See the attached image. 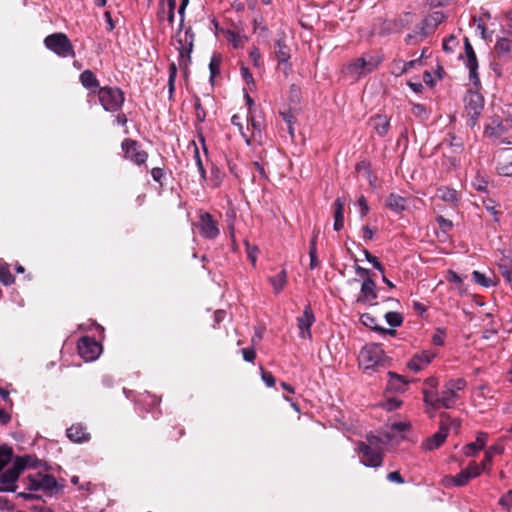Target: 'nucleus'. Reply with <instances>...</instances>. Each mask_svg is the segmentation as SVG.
Listing matches in <instances>:
<instances>
[{"instance_id": "1", "label": "nucleus", "mask_w": 512, "mask_h": 512, "mask_svg": "<svg viewBox=\"0 0 512 512\" xmlns=\"http://www.w3.org/2000/svg\"><path fill=\"white\" fill-rule=\"evenodd\" d=\"M391 439L392 436L389 433H385L383 438L373 434L366 435V442L360 441L357 444L360 462L367 467H380L383 463V449L381 444H387Z\"/></svg>"}, {"instance_id": "2", "label": "nucleus", "mask_w": 512, "mask_h": 512, "mask_svg": "<svg viewBox=\"0 0 512 512\" xmlns=\"http://www.w3.org/2000/svg\"><path fill=\"white\" fill-rule=\"evenodd\" d=\"M359 365L365 370L378 371L379 368L390 366V359L385 355L379 344L365 345L359 354Z\"/></svg>"}, {"instance_id": "3", "label": "nucleus", "mask_w": 512, "mask_h": 512, "mask_svg": "<svg viewBox=\"0 0 512 512\" xmlns=\"http://www.w3.org/2000/svg\"><path fill=\"white\" fill-rule=\"evenodd\" d=\"M97 95L103 109L112 113L119 111L125 100L124 92L118 87H101Z\"/></svg>"}, {"instance_id": "4", "label": "nucleus", "mask_w": 512, "mask_h": 512, "mask_svg": "<svg viewBox=\"0 0 512 512\" xmlns=\"http://www.w3.org/2000/svg\"><path fill=\"white\" fill-rule=\"evenodd\" d=\"M29 457H17L9 467L0 476V491L1 492H14L17 488L16 481L19 475L24 471L27 466Z\"/></svg>"}, {"instance_id": "5", "label": "nucleus", "mask_w": 512, "mask_h": 512, "mask_svg": "<svg viewBox=\"0 0 512 512\" xmlns=\"http://www.w3.org/2000/svg\"><path fill=\"white\" fill-rule=\"evenodd\" d=\"M465 113L467 116V125L474 127L484 108L483 96L472 89H468L464 96Z\"/></svg>"}, {"instance_id": "6", "label": "nucleus", "mask_w": 512, "mask_h": 512, "mask_svg": "<svg viewBox=\"0 0 512 512\" xmlns=\"http://www.w3.org/2000/svg\"><path fill=\"white\" fill-rule=\"evenodd\" d=\"M382 61L383 58L379 54H365L347 65V73L357 77L371 73Z\"/></svg>"}, {"instance_id": "7", "label": "nucleus", "mask_w": 512, "mask_h": 512, "mask_svg": "<svg viewBox=\"0 0 512 512\" xmlns=\"http://www.w3.org/2000/svg\"><path fill=\"white\" fill-rule=\"evenodd\" d=\"M44 42L49 50L53 51L60 57H75L73 45L64 33L51 34L45 38Z\"/></svg>"}, {"instance_id": "8", "label": "nucleus", "mask_w": 512, "mask_h": 512, "mask_svg": "<svg viewBox=\"0 0 512 512\" xmlns=\"http://www.w3.org/2000/svg\"><path fill=\"white\" fill-rule=\"evenodd\" d=\"M43 491L46 496L57 495L62 492L63 486L60 485L56 478L50 474H43L41 471L34 474V492ZM40 496L34 493V500Z\"/></svg>"}, {"instance_id": "9", "label": "nucleus", "mask_w": 512, "mask_h": 512, "mask_svg": "<svg viewBox=\"0 0 512 512\" xmlns=\"http://www.w3.org/2000/svg\"><path fill=\"white\" fill-rule=\"evenodd\" d=\"M194 33L189 27L184 32V37L177 40V50L179 52V66L185 71L188 70V66L191 63V53L194 47Z\"/></svg>"}, {"instance_id": "10", "label": "nucleus", "mask_w": 512, "mask_h": 512, "mask_svg": "<svg viewBox=\"0 0 512 512\" xmlns=\"http://www.w3.org/2000/svg\"><path fill=\"white\" fill-rule=\"evenodd\" d=\"M78 354L86 362L94 361L102 352V346L95 339L84 336L80 338L77 344Z\"/></svg>"}, {"instance_id": "11", "label": "nucleus", "mask_w": 512, "mask_h": 512, "mask_svg": "<svg viewBox=\"0 0 512 512\" xmlns=\"http://www.w3.org/2000/svg\"><path fill=\"white\" fill-rule=\"evenodd\" d=\"M125 159L134 162L136 165L144 164L148 159V153L140 149L136 140L126 138L121 144Z\"/></svg>"}, {"instance_id": "12", "label": "nucleus", "mask_w": 512, "mask_h": 512, "mask_svg": "<svg viewBox=\"0 0 512 512\" xmlns=\"http://www.w3.org/2000/svg\"><path fill=\"white\" fill-rule=\"evenodd\" d=\"M465 65L469 69V78L474 87L478 89L481 85L478 74V60L475 51L467 37L464 39Z\"/></svg>"}, {"instance_id": "13", "label": "nucleus", "mask_w": 512, "mask_h": 512, "mask_svg": "<svg viewBox=\"0 0 512 512\" xmlns=\"http://www.w3.org/2000/svg\"><path fill=\"white\" fill-rule=\"evenodd\" d=\"M275 57L278 62V66H283V73L285 76H288L292 71V66L289 63L291 58L290 47L285 42V35L282 34L275 41Z\"/></svg>"}, {"instance_id": "14", "label": "nucleus", "mask_w": 512, "mask_h": 512, "mask_svg": "<svg viewBox=\"0 0 512 512\" xmlns=\"http://www.w3.org/2000/svg\"><path fill=\"white\" fill-rule=\"evenodd\" d=\"M481 467L476 462H471L467 468L460 471L456 476H449L445 482H451L454 486H465L469 480L478 477L481 474Z\"/></svg>"}, {"instance_id": "15", "label": "nucleus", "mask_w": 512, "mask_h": 512, "mask_svg": "<svg viewBox=\"0 0 512 512\" xmlns=\"http://www.w3.org/2000/svg\"><path fill=\"white\" fill-rule=\"evenodd\" d=\"M376 282L371 278L367 277L363 279L360 288V295L357 298L358 303L368 304V305H377V291H376Z\"/></svg>"}, {"instance_id": "16", "label": "nucleus", "mask_w": 512, "mask_h": 512, "mask_svg": "<svg viewBox=\"0 0 512 512\" xmlns=\"http://www.w3.org/2000/svg\"><path fill=\"white\" fill-rule=\"evenodd\" d=\"M198 227L201 236L206 239H215L219 235L217 222L213 220L212 215L208 212L200 215Z\"/></svg>"}, {"instance_id": "17", "label": "nucleus", "mask_w": 512, "mask_h": 512, "mask_svg": "<svg viewBox=\"0 0 512 512\" xmlns=\"http://www.w3.org/2000/svg\"><path fill=\"white\" fill-rule=\"evenodd\" d=\"M315 322V316L313 314V311L310 307V305L306 306L302 316L297 318V326L300 330V337L301 338H310L311 337V331L310 328Z\"/></svg>"}, {"instance_id": "18", "label": "nucleus", "mask_w": 512, "mask_h": 512, "mask_svg": "<svg viewBox=\"0 0 512 512\" xmlns=\"http://www.w3.org/2000/svg\"><path fill=\"white\" fill-rule=\"evenodd\" d=\"M66 435L71 442L83 443L90 440L91 435L87 427L81 423L72 424L67 430Z\"/></svg>"}, {"instance_id": "19", "label": "nucleus", "mask_w": 512, "mask_h": 512, "mask_svg": "<svg viewBox=\"0 0 512 512\" xmlns=\"http://www.w3.org/2000/svg\"><path fill=\"white\" fill-rule=\"evenodd\" d=\"M248 121V129L252 128V134L249 138L252 141H261L262 138V130L264 129V120L260 115L256 114V111H251L247 116Z\"/></svg>"}, {"instance_id": "20", "label": "nucleus", "mask_w": 512, "mask_h": 512, "mask_svg": "<svg viewBox=\"0 0 512 512\" xmlns=\"http://www.w3.org/2000/svg\"><path fill=\"white\" fill-rule=\"evenodd\" d=\"M435 355V353L429 351H422L421 353L413 356V358L408 362L407 367L414 372H419L431 363Z\"/></svg>"}, {"instance_id": "21", "label": "nucleus", "mask_w": 512, "mask_h": 512, "mask_svg": "<svg viewBox=\"0 0 512 512\" xmlns=\"http://www.w3.org/2000/svg\"><path fill=\"white\" fill-rule=\"evenodd\" d=\"M497 172L502 176H512V148L505 149L499 156Z\"/></svg>"}, {"instance_id": "22", "label": "nucleus", "mask_w": 512, "mask_h": 512, "mask_svg": "<svg viewBox=\"0 0 512 512\" xmlns=\"http://www.w3.org/2000/svg\"><path fill=\"white\" fill-rule=\"evenodd\" d=\"M387 375L389 377L387 382L388 391L401 393L407 389L409 382L404 376L392 371H389Z\"/></svg>"}, {"instance_id": "23", "label": "nucleus", "mask_w": 512, "mask_h": 512, "mask_svg": "<svg viewBox=\"0 0 512 512\" xmlns=\"http://www.w3.org/2000/svg\"><path fill=\"white\" fill-rule=\"evenodd\" d=\"M447 436H448V433L440 425L438 431L436 433H434L431 437H428L423 442L422 447H423V449H425L427 451H432L434 449H437L444 443Z\"/></svg>"}, {"instance_id": "24", "label": "nucleus", "mask_w": 512, "mask_h": 512, "mask_svg": "<svg viewBox=\"0 0 512 512\" xmlns=\"http://www.w3.org/2000/svg\"><path fill=\"white\" fill-rule=\"evenodd\" d=\"M439 148H450L453 154H460L464 149V143L462 139L457 137L454 133H448L440 142Z\"/></svg>"}, {"instance_id": "25", "label": "nucleus", "mask_w": 512, "mask_h": 512, "mask_svg": "<svg viewBox=\"0 0 512 512\" xmlns=\"http://www.w3.org/2000/svg\"><path fill=\"white\" fill-rule=\"evenodd\" d=\"M386 206L392 212L400 214L407 208V199L396 193H390L386 199Z\"/></svg>"}, {"instance_id": "26", "label": "nucleus", "mask_w": 512, "mask_h": 512, "mask_svg": "<svg viewBox=\"0 0 512 512\" xmlns=\"http://www.w3.org/2000/svg\"><path fill=\"white\" fill-rule=\"evenodd\" d=\"M370 123L379 136L384 137L387 135L390 128V120L387 116L377 114L370 119Z\"/></svg>"}, {"instance_id": "27", "label": "nucleus", "mask_w": 512, "mask_h": 512, "mask_svg": "<svg viewBox=\"0 0 512 512\" xmlns=\"http://www.w3.org/2000/svg\"><path fill=\"white\" fill-rule=\"evenodd\" d=\"M440 408L451 409L459 399L458 393L453 392L446 384L439 394Z\"/></svg>"}, {"instance_id": "28", "label": "nucleus", "mask_w": 512, "mask_h": 512, "mask_svg": "<svg viewBox=\"0 0 512 512\" xmlns=\"http://www.w3.org/2000/svg\"><path fill=\"white\" fill-rule=\"evenodd\" d=\"M79 80L84 88L91 90L93 93H97V90L101 88L95 74L89 69L80 74Z\"/></svg>"}, {"instance_id": "29", "label": "nucleus", "mask_w": 512, "mask_h": 512, "mask_svg": "<svg viewBox=\"0 0 512 512\" xmlns=\"http://www.w3.org/2000/svg\"><path fill=\"white\" fill-rule=\"evenodd\" d=\"M488 435L485 432H478L476 441L467 444L464 447V453L466 456H474L478 451L482 450L487 442Z\"/></svg>"}, {"instance_id": "30", "label": "nucleus", "mask_w": 512, "mask_h": 512, "mask_svg": "<svg viewBox=\"0 0 512 512\" xmlns=\"http://www.w3.org/2000/svg\"><path fill=\"white\" fill-rule=\"evenodd\" d=\"M512 49V42L507 38H499L495 44L494 50L500 61H507Z\"/></svg>"}, {"instance_id": "31", "label": "nucleus", "mask_w": 512, "mask_h": 512, "mask_svg": "<svg viewBox=\"0 0 512 512\" xmlns=\"http://www.w3.org/2000/svg\"><path fill=\"white\" fill-rule=\"evenodd\" d=\"M345 199L338 197L334 202V230L340 231L344 227Z\"/></svg>"}, {"instance_id": "32", "label": "nucleus", "mask_w": 512, "mask_h": 512, "mask_svg": "<svg viewBox=\"0 0 512 512\" xmlns=\"http://www.w3.org/2000/svg\"><path fill=\"white\" fill-rule=\"evenodd\" d=\"M440 417V425L446 430L447 433L452 429L455 433L459 432V429L461 427V421L457 418H451V416L446 413L442 412L439 415Z\"/></svg>"}, {"instance_id": "33", "label": "nucleus", "mask_w": 512, "mask_h": 512, "mask_svg": "<svg viewBox=\"0 0 512 512\" xmlns=\"http://www.w3.org/2000/svg\"><path fill=\"white\" fill-rule=\"evenodd\" d=\"M269 282L275 294L280 293L287 284V271L282 269L277 275L269 277Z\"/></svg>"}, {"instance_id": "34", "label": "nucleus", "mask_w": 512, "mask_h": 512, "mask_svg": "<svg viewBox=\"0 0 512 512\" xmlns=\"http://www.w3.org/2000/svg\"><path fill=\"white\" fill-rule=\"evenodd\" d=\"M423 396L424 403L427 406H430L435 410L440 409V397L435 389L424 388Z\"/></svg>"}, {"instance_id": "35", "label": "nucleus", "mask_w": 512, "mask_h": 512, "mask_svg": "<svg viewBox=\"0 0 512 512\" xmlns=\"http://www.w3.org/2000/svg\"><path fill=\"white\" fill-rule=\"evenodd\" d=\"M222 63V56L220 54H213L210 63H209V70H210V82L214 84L216 76L220 74V66Z\"/></svg>"}, {"instance_id": "36", "label": "nucleus", "mask_w": 512, "mask_h": 512, "mask_svg": "<svg viewBox=\"0 0 512 512\" xmlns=\"http://www.w3.org/2000/svg\"><path fill=\"white\" fill-rule=\"evenodd\" d=\"M437 196L441 200H443L445 202H448V203H456V202H458L457 191L455 189H452V188H448V187H440V188H438Z\"/></svg>"}, {"instance_id": "37", "label": "nucleus", "mask_w": 512, "mask_h": 512, "mask_svg": "<svg viewBox=\"0 0 512 512\" xmlns=\"http://www.w3.org/2000/svg\"><path fill=\"white\" fill-rule=\"evenodd\" d=\"M499 271L503 278L512 284V258H504L498 264Z\"/></svg>"}, {"instance_id": "38", "label": "nucleus", "mask_w": 512, "mask_h": 512, "mask_svg": "<svg viewBox=\"0 0 512 512\" xmlns=\"http://www.w3.org/2000/svg\"><path fill=\"white\" fill-rule=\"evenodd\" d=\"M13 281L14 278L10 273L9 265L6 262L0 260V282L4 285H9L13 283Z\"/></svg>"}, {"instance_id": "39", "label": "nucleus", "mask_w": 512, "mask_h": 512, "mask_svg": "<svg viewBox=\"0 0 512 512\" xmlns=\"http://www.w3.org/2000/svg\"><path fill=\"white\" fill-rule=\"evenodd\" d=\"M505 132V127L502 122H493L492 125H488L485 129V133L490 137L500 138Z\"/></svg>"}, {"instance_id": "40", "label": "nucleus", "mask_w": 512, "mask_h": 512, "mask_svg": "<svg viewBox=\"0 0 512 512\" xmlns=\"http://www.w3.org/2000/svg\"><path fill=\"white\" fill-rule=\"evenodd\" d=\"M12 456L13 452L11 448L7 446L0 447V471L12 461Z\"/></svg>"}, {"instance_id": "41", "label": "nucleus", "mask_w": 512, "mask_h": 512, "mask_svg": "<svg viewBox=\"0 0 512 512\" xmlns=\"http://www.w3.org/2000/svg\"><path fill=\"white\" fill-rule=\"evenodd\" d=\"M385 319H386V322L391 327H399L403 323V316L400 313L394 312V311L386 312Z\"/></svg>"}, {"instance_id": "42", "label": "nucleus", "mask_w": 512, "mask_h": 512, "mask_svg": "<svg viewBox=\"0 0 512 512\" xmlns=\"http://www.w3.org/2000/svg\"><path fill=\"white\" fill-rule=\"evenodd\" d=\"M360 322L370 328L371 330L377 332V328H380L381 326H379L377 324V319L370 313H364L360 316Z\"/></svg>"}, {"instance_id": "43", "label": "nucleus", "mask_w": 512, "mask_h": 512, "mask_svg": "<svg viewBox=\"0 0 512 512\" xmlns=\"http://www.w3.org/2000/svg\"><path fill=\"white\" fill-rule=\"evenodd\" d=\"M482 203L485 209L492 214L494 221L498 223L500 221L499 216L501 212L496 210V202L491 198H485Z\"/></svg>"}, {"instance_id": "44", "label": "nucleus", "mask_w": 512, "mask_h": 512, "mask_svg": "<svg viewBox=\"0 0 512 512\" xmlns=\"http://www.w3.org/2000/svg\"><path fill=\"white\" fill-rule=\"evenodd\" d=\"M502 452V448L498 447V446H491L489 447L486 452H485V456H484V459L482 460L481 462V466H482V469H486V467L488 465H490L491 461H492V458L495 454H499Z\"/></svg>"}, {"instance_id": "45", "label": "nucleus", "mask_w": 512, "mask_h": 512, "mask_svg": "<svg viewBox=\"0 0 512 512\" xmlns=\"http://www.w3.org/2000/svg\"><path fill=\"white\" fill-rule=\"evenodd\" d=\"M194 110L196 120L200 123L204 122L206 118V111L201 104L200 98L197 95L194 96Z\"/></svg>"}, {"instance_id": "46", "label": "nucleus", "mask_w": 512, "mask_h": 512, "mask_svg": "<svg viewBox=\"0 0 512 512\" xmlns=\"http://www.w3.org/2000/svg\"><path fill=\"white\" fill-rule=\"evenodd\" d=\"M177 76V66L174 62L169 65V78H168V88L170 97L173 95L175 90V81Z\"/></svg>"}, {"instance_id": "47", "label": "nucleus", "mask_w": 512, "mask_h": 512, "mask_svg": "<svg viewBox=\"0 0 512 512\" xmlns=\"http://www.w3.org/2000/svg\"><path fill=\"white\" fill-rule=\"evenodd\" d=\"M472 277H473V280L475 281V283L483 286V287H490L492 285H494L493 281L486 277L485 274L479 272V271H474L472 273Z\"/></svg>"}, {"instance_id": "48", "label": "nucleus", "mask_w": 512, "mask_h": 512, "mask_svg": "<svg viewBox=\"0 0 512 512\" xmlns=\"http://www.w3.org/2000/svg\"><path fill=\"white\" fill-rule=\"evenodd\" d=\"M446 385L453 390V392L458 393V391H462L467 386V382L463 378L451 379Z\"/></svg>"}, {"instance_id": "49", "label": "nucleus", "mask_w": 512, "mask_h": 512, "mask_svg": "<svg viewBox=\"0 0 512 512\" xmlns=\"http://www.w3.org/2000/svg\"><path fill=\"white\" fill-rule=\"evenodd\" d=\"M231 123L232 125L236 126L239 130V132L241 133L242 137L245 139V142L247 145H251V138H249V136L246 135V133L244 132V127H243V124L241 122V118L239 115L237 114H234L232 117H231Z\"/></svg>"}, {"instance_id": "50", "label": "nucleus", "mask_w": 512, "mask_h": 512, "mask_svg": "<svg viewBox=\"0 0 512 512\" xmlns=\"http://www.w3.org/2000/svg\"><path fill=\"white\" fill-rule=\"evenodd\" d=\"M436 222L442 230L444 235H447L449 231L453 228V222L449 219L444 218L442 215H438L436 217Z\"/></svg>"}, {"instance_id": "51", "label": "nucleus", "mask_w": 512, "mask_h": 512, "mask_svg": "<svg viewBox=\"0 0 512 512\" xmlns=\"http://www.w3.org/2000/svg\"><path fill=\"white\" fill-rule=\"evenodd\" d=\"M193 144H194V159H195L197 168L199 170L201 178L205 179L206 178V171H205L203 162H202L201 157H200L199 149H198V147L196 146L195 143H193Z\"/></svg>"}, {"instance_id": "52", "label": "nucleus", "mask_w": 512, "mask_h": 512, "mask_svg": "<svg viewBox=\"0 0 512 512\" xmlns=\"http://www.w3.org/2000/svg\"><path fill=\"white\" fill-rule=\"evenodd\" d=\"M457 44H458L457 38L455 36L451 35L443 41L442 47H443L444 51L451 53L454 51V48L457 46Z\"/></svg>"}, {"instance_id": "53", "label": "nucleus", "mask_w": 512, "mask_h": 512, "mask_svg": "<svg viewBox=\"0 0 512 512\" xmlns=\"http://www.w3.org/2000/svg\"><path fill=\"white\" fill-rule=\"evenodd\" d=\"M473 187L480 192H487L488 182L481 176L477 175L472 182Z\"/></svg>"}, {"instance_id": "54", "label": "nucleus", "mask_w": 512, "mask_h": 512, "mask_svg": "<svg viewBox=\"0 0 512 512\" xmlns=\"http://www.w3.org/2000/svg\"><path fill=\"white\" fill-rule=\"evenodd\" d=\"M412 114L415 117H418L420 119H426L427 118V111L424 105L422 104H414L412 106Z\"/></svg>"}, {"instance_id": "55", "label": "nucleus", "mask_w": 512, "mask_h": 512, "mask_svg": "<svg viewBox=\"0 0 512 512\" xmlns=\"http://www.w3.org/2000/svg\"><path fill=\"white\" fill-rule=\"evenodd\" d=\"M261 378L265 382L268 387H273L276 383L275 377L271 372L264 370L262 367L260 368Z\"/></svg>"}, {"instance_id": "56", "label": "nucleus", "mask_w": 512, "mask_h": 512, "mask_svg": "<svg viewBox=\"0 0 512 512\" xmlns=\"http://www.w3.org/2000/svg\"><path fill=\"white\" fill-rule=\"evenodd\" d=\"M444 339H445V331L443 329H436V332L434 333L432 337V342L436 346H443L444 345Z\"/></svg>"}, {"instance_id": "57", "label": "nucleus", "mask_w": 512, "mask_h": 512, "mask_svg": "<svg viewBox=\"0 0 512 512\" xmlns=\"http://www.w3.org/2000/svg\"><path fill=\"white\" fill-rule=\"evenodd\" d=\"M168 5V11H167V21L170 25H173L174 23V17H175V8H176V0H167Z\"/></svg>"}, {"instance_id": "58", "label": "nucleus", "mask_w": 512, "mask_h": 512, "mask_svg": "<svg viewBox=\"0 0 512 512\" xmlns=\"http://www.w3.org/2000/svg\"><path fill=\"white\" fill-rule=\"evenodd\" d=\"M401 405L402 401L400 399L390 398L384 403L383 407L388 411H393L398 409Z\"/></svg>"}, {"instance_id": "59", "label": "nucleus", "mask_w": 512, "mask_h": 512, "mask_svg": "<svg viewBox=\"0 0 512 512\" xmlns=\"http://www.w3.org/2000/svg\"><path fill=\"white\" fill-rule=\"evenodd\" d=\"M505 62L506 61H500L497 58V60L491 63V68L497 77H502L504 75L503 65L505 64Z\"/></svg>"}, {"instance_id": "60", "label": "nucleus", "mask_w": 512, "mask_h": 512, "mask_svg": "<svg viewBox=\"0 0 512 512\" xmlns=\"http://www.w3.org/2000/svg\"><path fill=\"white\" fill-rule=\"evenodd\" d=\"M243 359L247 362H253L256 358V352L253 347L244 348L241 350Z\"/></svg>"}, {"instance_id": "61", "label": "nucleus", "mask_w": 512, "mask_h": 512, "mask_svg": "<svg viewBox=\"0 0 512 512\" xmlns=\"http://www.w3.org/2000/svg\"><path fill=\"white\" fill-rule=\"evenodd\" d=\"M165 172L162 168L154 167L151 170V176L154 181L158 182L161 186L163 185L162 179L164 178Z\"/></svg>"}, {"instance_id": "62", "label": "nucleus", "mask_w": 512, "mask_h": 512, "mask_svg": "<svg viewBox=\"0 0 512 512\" xmlns=\"http://www.w3.org/2000/svg\"><path fill=\"white\" fill-rule=\"evenodd\" d=\"M240 73H241L242 79L245 81V83H247V84H254L253 75L250 72L248 67L242 66L240 68Z\"/></svg>"}, {"instance_id": "63", "label": "nucleus", "mask_w": 512, "mask_h": 512, "mask_svg": "<svg viewBox=\"0 0 512 512\" xmlns=\"http://www.w3.org/2000/svg\"><path fill=\"white\" fill-rule=\"evenodd\" d=\"M387 480L391 482H395L397 484H403L405 482L404 478L398 471H393L387 474Z\"/></svg>"}, {"instance_id": "64", "label": "nucleus", "mask_w": 512, "mask_h": 512, "mask_svg": "<svg viewBox=\"0 0 512 512\" xmlns=\"http://www.w3.org/2000/svg\"><path fill=\"white\" fill-rule=\"evenodd\" d=\"M499 503L507 508L512 506V489L500 498Z\"/></svg>"}]
</instances>
